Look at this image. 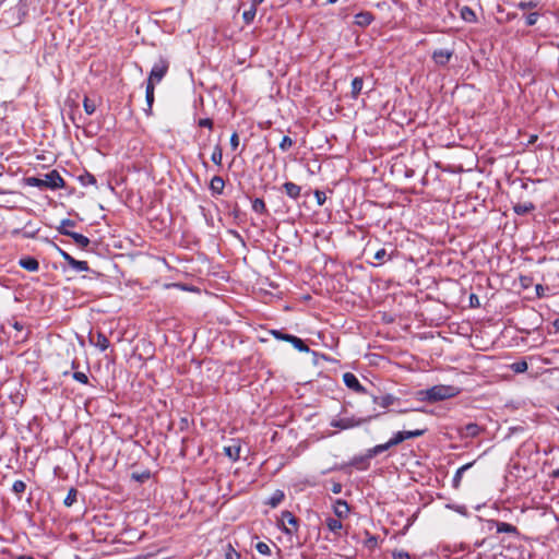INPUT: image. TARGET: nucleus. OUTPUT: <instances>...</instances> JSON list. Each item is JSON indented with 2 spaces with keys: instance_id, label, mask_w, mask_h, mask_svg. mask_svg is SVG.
I'll return each instance as SVG.
<instances>
[{
  "instance_id": "de8ad7c7",
  "label": "nucleus",
  "mask_w": 559,
  "mask_h": 559,
  "mask_svg": "<svg viewBox=\"0 0 559 559\" xmlns=\"http://www.w3.org/2000/svg\"><path fill=\"white\" fill-rule=\"evenodd\" d=\"M225 558L226 559H240V555L235 549L229 547V549L227 550V552L225 555Z\"/></svg>"
},
{
  "instance_id": "f03ea898",
  "label": "nucleus",
  "mask_w": 559,
  "mask_h": 559,
  "mask_svg": "<svg viewBox=\"0 0 559 559\" xmlns=\"http://www.w3.org/2000/svg\"><path fill=\"white\" fill-rule=\"evenodd\" d=\"M168 69L169 62L165 58H159V60L154 63L146 84H152L153 86L158 84L168 72Z\"/></svg>"
},
{
  "instance_id": "20e7f679",
  "label": "nucleus",
  "mask_w": 559,
  "mask_h": 559,
  "mask_svg": "<svg viewBox=\"0 0 559 559\" xmlns=\"http://www.w3.org/2000/svg\"><path fill=\"white\" fill-rule=\"evenodd\" d=\"M281 527L285 534L293 535L298 531V519L289 511H283Z\"/></svg>"
},
{
  "instance_id": "f704fd0d",
  "label": "nucleus",
  "mask_w": 559,
  "mask_h": 559,
  "mask_svg": "<svg viewBox=\"0 0 559 559\" xmlns=\"http://www.w3.org/2000/svg\"><path fill=\"white\" fill-rule=\"evenodd\" d=\"M252 210L257 213H264L266 211L265 203L262 199H254L252 202Z\"/></svg>"
},
{
  "instance_id": "c03bdc74",
  "label": "nucleus",
  "mask_w": 559,
  "mask_h": 559,
  "mask_svg": "<svg viewBox=\"0 0 559 559\" xmlns=\"http://www.w3.org/2000/svg\"><path fill=\"white\" fill-rule=\"evenodd\" d=\"M73 378L83 384H86L88 382V378L84 372L76 371L73 373Z\"/></svg>"
},
{
  "instance_id": "5fc2aeb1",
  "label": "nucleus",
  "mask_w": 559,
  "mask_h": 559,
  "mask_svg": "<svg viewBox=\"0 0 559 559\" xmlns=\"http://www.w3.org/2000/svg\"><path fill=\"white\" fill-rule=\"evenodd\" d=\"M82 180H83V183H90V185H95L96 183V179L94 176L92 175H86V180L82 177Z\"/></svg>"
},
{
  "instance_id": "13d9d810",
  "label": "nucleus",
  "mask_w": 559,
  "mask_h": 559,
  "mask_svg": "<svg viewBox=\"0 0 559 559\" xmlns=\"http://www.w3.org/2000/svg\"><path fill=\"white\" fill-rule=\"evenodd\" d=\"M551 475H552V477H555V478H559V468H558V469H555V471L552 472V474H551Z\"/></svg>"
},
{
  "instance_id": "4be33fe9",
  "label": "nucleus",
  "mask_w": 559,
  "mask_h": 559,
  "mask_svg": "<svg viewBox=\"0 0 559 559\" xmlns=\"http://www.w3.org/2000/svg\"><path fill=\"white\" fill-rule=\"evenodd\" d=\"M83 107L84 111L87 115H93L96 111L97 103L94 99H91L90 97H84Z\"/></svg>"
},
{
  "instance_id": "603ef678",
  "label": "nucleus",
  "mask_w": 559,
  "mask_h": 559,
  "mask_svg": "<svg viewBox=\"0 0 559 559\" xmlns=\"http://www.w3.org/2000/svg\"><path fill=\"white\" fill-rule=\"evenodd\" d=\"M199 126L212 129L213 128V121L211 119H209V118L200 119Z\"/></svg>"
},
{
  "instance_id": "c756f323",
  "label": "nucleus",
  "mask_w": 559,
  "mask_h": 559,
  "mask_svg": "<svg viewBox=\"0 0 559 559\" xmlns=\"http://www.w3.org/2000/svg\"><path fill=\"white\" fill-rule=\"evenodd\" d=\"M461 15H462L463 20H465L466 22H475L476 21V14L468 7H464L461 10Z\"/></svg>"
},
{
  "instance_id": "b1692460",
  "label": "nucleus",
  "mask_w": 559,
  "mask_h": 559,
  "mask_svg": "<svg viewBox=\"0 0 559 559\" xmlns=\"http://www.w3.org/2000/svg\"><path fill=\"white\" fill-rule=\"evenodd\" d=\"M93 343L103 352L106 350L109 346V341L103 333H98L96 340L93 341Z\"/></svg>"
},
{
  "instance_id": "8fccbe9b",
  "label": "nucleus",
  "mask_w": 559,
  "mask_h": 559,
  "mask_svg": "<svg viewBox=\"0 0 559 559\" xmlns=\"http://www.w3.org/2000/svg\"><path fill=\"white\" fill-rule=\"evenodd\" d=\"M238 145H239V136L236 132H234L230 136V146L235 151V150H237Z\"/></svg>"
},
{
  "instance_id": "bf43d9fd",
  "label": "nucleus",
  "mask_w": 559,
  "mask_h": 559,
  "mask_svg": "<svg viewBox=\"0 0 559 559\" xmlns=\"http://www.w3.org/2000/svg\"><path fill=\"white\" fill-rule=\"evenodd\" d=\"M16 559H34V558L31 556L22 555V556H19Z\"/></svg>"
},
{
  "instance_id": "5701e85b",
  "label": "nucleus",
  "mask_w": 559,
  "mask_h": 559,
  "mask_svg": "<svg viewBox=\"0 0 559 559\" xmlns=\"http://www.w3.org/2000/svg\"><path fill=\"white\" fill-rule=\"evenodd\" d=\"M497 532L498 533L516 534L518 533V528L514 525H512V524H509V523H506V522H499L497 524Z\"/></svg>"
},
{
  "instance_id": "ea45409f",
  "label": "nucleus",
  "mask_w": 559,
  "mask_h": 559,
  "mask_svg": "<svg viewBox=\"0 0 559 559\" xmlns=\"http://www.w3.org/2000/svg\"><path fill=\"white\" fill-rule=\"evenodd\" d=\"M519 9L521 10H528V9H534L537 7V2L535 1H521L519 4H518Z\"/></svg>"
},
{
  "instance_id": "c9c22d12",
  "label": "nucleus",
  "mask_w": 559,
  "mask_h": 559,
  "mask_svg": "<svg viewBox=\"0 0 559 559\" xmlns=\"http://www.w3.org/2000/svg\"><path fill=\"white\" fill-rule=\"evenodd\" d=\"M26 484L23 480H15L12 486V490L16 495H21L25 491Z\"/></svg>"
},
{
  "instance_id": "6e6552de",
  "label": "nucleus",
  "mask_w": 559,
  "mask_h": 559,
  "mask_svg": "<svg viewBox=\"0 0 559 559\" xmlns=\"http://www.w3.org/2000/svg\"><path fill=\"white\" fill-rule=\"evenodd\" d=\"M452 55H453V51H451V50L439 49L432 53V59L437 64L445 66L450 61Z\"/></svg>"
},
{
  "instance_id": "e2e57ef3",
  "label": "nucleus",
  "mask_w": 559,
  "mask_h": 559,
  "mask_svg": "<svg viewBox=\"0 0 559 559\" xmlns=\"http://www.w3.org/2000/svg\"><path fill=\"white\" fill-rule=\"evenodd\" d=\"M557 411L559 412V405L557 406Z\"/></svg>"
},
{
  "instance_id": "f257e3e1",
  "label": "nucleus",
  "mask_w": 559,
  "mask_h": 559,
  "mask_svg": "<svg viewBox=\"0 0 559 559\" xmlns=\"http://www.w3.org/2000/svg\"><path fill=\"white\" fill-rule=\"evenodd\" d=\"M459 389L453 385L439 384L425 391V397L429 402L443 401L459 394Z\"/></svg>"
},
{
  "instance_id": "423d86ee",
  "label": "nucleus",
  "mask_w": 559,
  "mask_h": 559,
  "mask_svg": "<svg viewBox=\"0 0 559 559\" xmlns=\"http://www.w3.org/2000/svg\"><path fill=\"white\" fill-rule=\"evenodd\" d=\"M60 254L63 258V260L74 270L79 272H85L88 271V264L86 261H80L74 259L72 255H70L68 252L60 250Z\"/></svg>"
},
{
  "instance_id": "393cba45",
  "label": "nucleus",
  "mask_w": 559,
  "mask_h": 559,
  "mask_svg": "<svg viewBox=\"0 0 559 559\" xmlns=\"http://www.w3.org/2000/svg\"><path fill=\"white\" fill-rule=\"evenodd\" d=\"M225 454L231 459L233 461H236L239 459L240 454V447L238 445H229L224 448Z\"/></svg>"
},
{
  "instance_id": "f8f14e48",
  "label": "nucleus",
  "mask_w": 559,
  "mask_h": 559,
  "mask_svg": "<svg viewBox=\"0 0 559 559\" xmlns=\"http://www.w3.org/2000/svg\"><path fill=\"white\" fill-rule=\"evenodd\" d=\"M225 187V181L219 176H214L210 183V189L213 193L222 194Z\"/></svg>"
},
{
  "instance_id": "680f3d73",
  "label": "nucleus",
  "mask_w": 559,
  "mask_h": 559,
  "mask_svg": "<svg viewBox=\"0 0 559 559\" xmlns=\"http://www.w3.org/2000/svg\"><path fill=\"white\" fill-rule=\"evenodd\" d=\"M337 1H338V0H328V1H326V3H329V4H333V3L337 2Z\"/></svg>"
},
{
  "instance_id": "412c9836",
  "label": "nucleus",
  "mask_w": 559,
  "mask_h": 559,
  "mask_svg": "<svg viewBox=\"0 0 559 559\" xmlns=\"http://www.w3.org/2000/svg\"><path fill=\"white\" fill-rule=\"evenodd\" d=\"M427 428H418L414 430L402 431L404 441L412 438H418L426 433Z\"/></svg>"
},
{
  "instance_id": "72a5a7b5",
  "label": "nucleus",
  "mask_w": 559,
  "mask_h": 559,
  "mask_svg": "<svg viewBox=\"0 0 559 559\" xmlns=\"http://www.w3.org/2000/svg\"><path fill=\"white\" fill-rule=\"evenodd\" d=\"M76 497H78V490L75 488H71L67 495V497L64 498V506L67 507H71L73 506V503H75L76 501Z\"/></svg>"
},
{
  "instance_id": "052dcab7",
  "label": "nucleus",
  "mask_w": 559,
  "mask_h": 559,
  "mask_svg": "<svg viewBox=\"0 0 559 559\" xmlns=\"http://www.w3.org/2000/svg\"><path fill=\"white\" fill-rule=\"evenodd\" d=\"M264 0H252V4L254 5H259L260 3H262Z\"/></svg>"
},
{
  "instance_id": "a18cd8bd",
  "label": "nucleus",
  "mask_w": 559,
  "mask_h": 559,
  "mask_svg": "<svg viewBox=\"0 0 559 559\" xmlns=\"http://www.w3.org/2000/svg\"><path fill=\"white\" fill-rule=\"evenodd\" d=\"M271 334L274 335L275 338L281 340V341H286L285 337H292L290 334H285V333H283L281 331H277V330H272Z\"/></svg>"
},
{
  "instance_id": "6ab92c4d",
  "label": "nucleus",
  "mask_w": 559,
  "mask_h": 559,
  "mask_svg": "<svg viewBox=\"0 0 559 559\" xmlns=\"http://www.w3.org/2000/svg\"><path fill=\"white\" fill-rule=\"evenodd\" d=\"M325 524L328 528L335 534H338L340 531L343 528V524L338 519L328 518L325 520Z\"/></svg>"
},
{
  "instance_id": "864d4df0",
  "label": "nucleus",
  "mask_w": 559,
  "mask_h": 559,
  "mask_svg": "<svg viewBox=\"0 0 559 559\" xmlns=\"http://www.w3.org/2000/svg\"><path fill=\"white\" fill-rule=\"evenodd\" d=\"M331 490L335 495L340 493L342 491V484L333 483Z\"/></svg>"
},
{
  "instance_id": "7c9ffc66",
  "label": "nucleus",
  "mask_w": 559,
  "mask_h": 559,
  "mask_svg": "<svg viewBox=\"0 0 559 559\" xmlns=\"http://www.w3.org/2000/svg\"><path fill=\"white\" fill-rule=\"evenodd\" d=\"M257 14V5L252 4L251 8L242 13V19L247 24H250Z\"/></svg>"
},
{
  "instance_id": "49530a36",
  "label": "nucleus",
  "mask_w": 559,
  "mask_h": 559,
  "mask_svg": "<svg viewBox=\"0 0 559 559\" xmlns=\"http://www.w3.org/2000/svg\"><path fill=\"white\" fill-rule=\"evenodd\" d=\"M314 197H316L317 202H318L319 205H323L324 204V202L326 200V197H325L324 192L317 190L314 192Z\"/></svg>"
},
{
  "instance_id": "37998d69",
  "label": "nucleus",
  "mask_w": 559,
  "mask_h": 559,
  "mask_svg": "<svg viewBox=\"0 0 559 559\" xmlns=\"http://www.w3.org/2000/svg\"><path fill=\"white\" fill-rule=\"evenodd\" d=\"M27 182L29 186H33V187H45L44 185V178H36V177H31L27 179Z\"/></svg>"
},
{
  "instance_id": "ddd939ff",
  "label": "nucleus",
  "mask_w": 559,
  "mask_h": 559,
  "mask_svg": "<svg viewBox=\"0 0 559 559\" xmlns=\"http://www.w3.org/2000/svg\"><path fill=\"white\" fill-rule=\"evenodd\" d=\"M283 187L288 197L295 200L299 198L301 189L298 185L294 182H285Z\"/></svg>"
},
{
  "instance_id": "3c124183",
  "label": "nucleus",
  "mask_w": 559,
  "mask_h": 559,
  "mask_svg": "<svg viewBox=\"0 0 559 559\" xmlns=\"http://www.w3.org/2000/svg\"><path fill=\"white\" fill-rule=\"evenodd\" d=\"M393 559H411L408 552L400 550L393 552Z\"/></svg>"
},
{
  "instance_id": "1a4fd4ad",
  "label": "nucleus",
  "mask_w": 559,
  "mask_h": 559,
  "mask_svg": "<svg viewBox=\"0 0 559 559\" xmlns=\"http://www.w3.org/2000/svg\"><path fill=\"white\" fill-rule=\"evenodd\" d=\"M333 510L338 519L347 518L349 514V506L345 500L337 499L334 502Z\"/></svg>"
},
{
  "instance_id": "6e6d98bb",
  "label": "nucleus",
  "mask_w": 559,
  "mask_h": 559,
  "mask_svg": "<svg viewBox=\"0 0 559 559\" xmlns=\"http://www.w3.org/2000/svg\"><path fill=\"white\" fill-rule=\"evenodd\" d=\"M366 545L370 548L374 547L377 545V538L374 536H370L367 539Z\"/></svg>"
},
{
  "instance_id": "79ce46f5",
  "label": "nucleus",
  "mask_w": 559,
  "mask_h": 559,
  "mask_svg": "<svg viewBox=\"0 0 559 559\" xmlns=\"http://www.w3.org/2000/svg\"><path fill=\"white\" fill-rule=\"evenodd\" d=\"M512 369L515 372H524L527 369V362L526 361H518L512 365Z\"/></svg>"
},
{
  "instance_id": "bb28decb",
  "label": "nucleus",
  "mask_w": 559,
  "mask_h": 559,
  "mask_svg": "<svg viewBox=\"0 0 559 559\" xmlns=\"http://www.w3.org/2000/svg\"><path fill=\"white\" fill-rule=\"evenodd\" d=\"M362 84H364V82H362L361 78H355L352 81V94H353L354 98H356L358 96V94L361 92Z\"/></svg>"
},
{
  "instance_id": "dca6fc26",
  "label": "nucleus",
  "mask_w": 559,
  "mask_h": 559,
  "mask_svg": "<svg viewBox=\"0 0 559 559\" xmlns=\"http://www.w3.org/2000/svg\"><path fill=\"white\" fill-rule=\"evenodd\" d=\"M394 401H395V397L391 394L373 397V402L383 408H386V407L393 405Z\"/></svg>"
},
{
  "instance_id": "f3484780",
  "label": "nucleus",
  "mask_w": 559,
  "mask_h": 559,
  "mask_svg": "<svg viewBox=\"0 0 559 559\" xmlns=\"http://www.w3.org/2000/svg\"><path fill=\"white\" fill-rule=\"evenodd\" d=\"M535 209L534 204L531 202L518 203L513 206V210L519 215H524L526 213L532 212Z\"/></svg>"
},
{
  "instance_id": "4d7b16f0",
  "label": "nucleus",
  "mask_w": 559,
  "mask_h": 559,
  "mask_svg": "<svg viewBox=\"0 0 559 559\" xmlns=\"http://www.w3.org/2000/svg\"><path fill=\"white\" fill-rule=\"evenodd\" d=\"M554 328L556 329L557 332H559V319H556L554 321Z\"/></svg>"
},
{
  "instance_id": "473e14b6",
  "label": "nucleus",
  "mask_w": 559,
  "mask_h": 559,
  "mask_svg": "<svg viewBox=\"0 0 559 559\" xmlns=\"http://www.w3.org/2000/svg\"><path fill=\"white\" fill-rule=\"evenodd\" d=\"M390 448H392V447L389 445V441L385 443H382V444H378L369 450V456L378 455V454L389 450Z\"/></svg>"
},
{
  "instance_id": "2eb2a0df",
  "label": "nucleus",
  "mask_w": 559,
  "mask_h": 559,
  "mask_svg": "<svg viewBox=\"0 0 559 559\" xmlns=\"http://www.w3.org/2000/svg\"><path fill=\"white\" fill-rule=\"evenodd\" d=\"M20 265L29 271V272H35L38 270L39 267V263L36 259L34 258H24V259H21L20 260Z\"/></svg>"
},
{
  "instance_id": "0eeeda50",
  "label": "nucleus",
  "mask_w": 559,
  "mask_h": 559,
  "mask_svg": "<svg viewBox=\"0 0 559 559\" xmlns=\"http://www.w3.org/2000/svg\"><path fill=\"white\" fill-rule=\"evenodd\" d=\"M344 383L347 385V388L352 389L353 391L357 393H364L365 388L360 384L357 377L352 372H346L343 376Z\"/></svg>"
},
{
  "instance_id": "a211bd4d",
  "label": "nucleus",
  "mask_w": 559,
  "mask_h": 559,
  "mask_svg": "<svg viewBox=\"0 0 559 559\" xmlns=\"http://www.w3.org/2000/svg\"><path fill=\"white\" fill-rule=\"evenodd\" d=\"M285 338H286V342L292 343L294 345V347L296 349H298L299 352H305V353L309 352V347L299 337L292 335V337H285Z\"/></svg>"
},
{
  "instance_id": "aec40b11",
  "label": "nucleus",
  "mask_w": 559,
  "mask_h": 559,
  "mask_svg": "<svg viewBox=\"0 0 559 559\" xmlns=\"http://www.w3.org/2000/svg\"><path fill=\"white\" fill-rule=\"evenodd\" d=\"M284 492L282 490H276L273 492L266 503L272 508H276L284 500Z\"/></svg>"
},
{
  "instance_id": "7ed1b4c3",
  "label": "nucleus",
  "mask_w": 559,
  "mask_h": 559,
  "mask_svg": "<svg viewBox=\"0 0 559 559\" xmlns=\"http://www.w3.org/2000/svg\"><path fill=\"white\" fill-rule=\"evenodd\" d=\"M376 417H377V415L368 416L365 418H356L354 416L343 417V418L333 419L331 421V426L342 429V430H346V429L358 427L365 423H369L370 420H372Z\"/></svg>"
},
{
  "instance_id": "09e8293b",
  "label": "nucleus",
  "mask_w": 559,
  "mask_h": 559,
  "mask_svg": "<svg viewBox=\"0 0 559 559\" xmlns=\"http://www.w3.org/2000/svg\"><path fill=\"white\" fill-rule=\"evenodd\" d=\"M537 19H538V14L537 13H531L526 16V24L528 26H533L536 24L537 22Z\"/></svg>"
},
{
  "instance_id": "39448f33",
  "label": "nucleus",
  "mask_w": 559,
  "mask_h": 559,
  "mask_svg": "<svg viewBox=\"0 0 559 559\" xmlns=\"http://www.w3.org/2000/svg\"><path fill=\"white\" fill-rule=\"evenodd\" d=\"M44 185L47 188L57 189L63 187L64 181L57 170H52L45 175Z\"/></svg>"
},
{
  "instance_id": "c85d7f7f",
  "label": "nucleus",
  "mask_w": 559,
  "mask_h": 559,
  "mask_svg": "<svg viewBox=\"0 0 559 559\" xmlns=\"http://www.w3.org/2000/svg\"><path fill=\"white\" fill-rule=\"evenodd\" d=\"M154 90H155V86H153L152 84H146L145 98H146V104L148 106V109L152 108L153 103H154Z\"/></svg>"
},
{
  "instance_id": "9d476101",
  "label": "nucleus",
  "mask_w": 559,
  "mask_h": 559,
  "mask_svg": "<svg viewBox=\"0 0 559 559\" xmlns=\"http://www.w3.org/2000/svg\"><path fill=\"white\" fill-rule=\"evenodd\" d=\"M480 430L481 429L477 424L471 423V424L465 425L461 429V433L465 438H474L479 435Z\"/></svg>"
},
{
  "instance_id": "4c0bfd02",
  "label": "nucleus",
  "mask_w": 559,
  "mask_h": 559,
  "mask_svg": "<svg viewBox=\"0 0 559 559\" xmlns=\"http://www.w3.org/2000/svg\"><path fill=\"white\" fill-rule=\"evenodd\" d=\"M293 140L289 136L285 135L280 143V148L286 152L293 146Z\"/></svg>"
},
{
  "instance_id": "cd10ccee",
  "label": "nucleus",
  "mask_w": 559,
  "mask_h": 559,
  "mask_svg": "<svg viewBox=\"0 0 559 559\" xmlns=\"http://www.w3.org/2000/svg\"><path fill=\"white\" fill-rule=\"evenodd\" d=\"M211 159L212 162L217 165V166H222V159H223V151H222V147L219 145H216L213 150V153H212V156H211Z\"/></svg>"
},
{
  "instance_id": "a878e982",
  "label": "nucleus",
  "mask_w": 559,
  "mask_h": 559,
  "mask_svg": "<svg viewBox=\"0 0 559 559\" xmlns=\"http://www.w3.org/2000/svg\"><path fill=\"white\" fill-rule=\"evenodd\" d=\"M471 466H472V463H468V464H465V465L461 466V467L456 471V473H455V475H454V478H453V486H454L455 488H457V487L460 486V483H461V480H462V477H463L464 472H465V471H467Z\"/></svg>"
},
{
  "instance_id": "a19ab883",
  "label": "nucleus",
  "mask_w": 559,
  "mask_h": 559,
  "mask_svg": "<svg viewBox=\"0 0 559 559\" xmlns=\"http://www.w3.org/2000/svg\"><path fill=\"white\" fill-rule=\"evenodd\" d=\"M388 255L386 253V250L384 248H381L379 250L376 251L373 258L374 260H377L379 263H382L385 259V257Z\"/></svg>"
},
{
  "instance_id": "4468645a",
  "label": "nucleus",
  "mask_w": 559,
  "mask_h": 559,
  "mask_svg": "<svg viewBox=\"0 0 559 559\" xmlns=\"http://www.w3.org/2000/svg\"><path fill=\"white\" fill-rule=\"evenodd\" d=\"M373 21V16L369 12H360L355 15V23L359 26H368Z\"/></svg>"
},
{
  "instance_id": "9b49d317",
  "label": "nucleus",
  "mask_w": 559,
  "mask_h": 559,
  "mask_svg": "<svg viewBox=\"0 0 559 559\" xmlns=\"http://www.w3.org/2000/svg\"><path fill=\"white\" fill-rule=\"evenodd\" d=\"M66 236L71 237L74 240V242L81 248H86L91 242L87 237L79 233L66 231Z\"/></svg>"
},
{
  "instance_id": "2f4dec72",
  "label": "nucleus",
  "mask_w": 559,
  "mask_h": 559,
  "mask_svg": "<svg viewBox=\"0 0 559 559\" xmlns=\"http://www.w3.org/2000/svg\"><path fill=\"white\" fill-rule=\"evenodd\" d=\"M75 226V222L72 219H63L60 223V226L57 228L58 231L62 235H66V231H71L69 228H72Z\"/></svg>"
},
{
  "instance_id": "58836bf2",
  "label": "nucleus",
  "mask_w": 559,
  "mask_h": 559,
  "mask_svg": "<svg viewBox=\"0 0 559 559\" xmlns=\"http://www.w3.org/2000/svg\"><path fill=\"white\" fill-rule=\"evenodd\" d=\"M255 548H257L258 552H260L261 555H270V552H271L269 545L263 542H259L257 544Z\"/></svg>"
},
{
  "instance_id": "e433bc0d",
  "label": "nucleus",
  "mask_w": 559,
  "mask_h": 559,
  "mask_svg": "<svg viewBox=\"0 0 559 559\" xmlns=\"http://www.w3.org/2000/svg\"><path fill=\"white\" fill-rule=\"evenodd\" d=\"M402 431H397L393 435V437L389 440V445L395 447L404 441Z\"/></svg>"
}]
</instances>
